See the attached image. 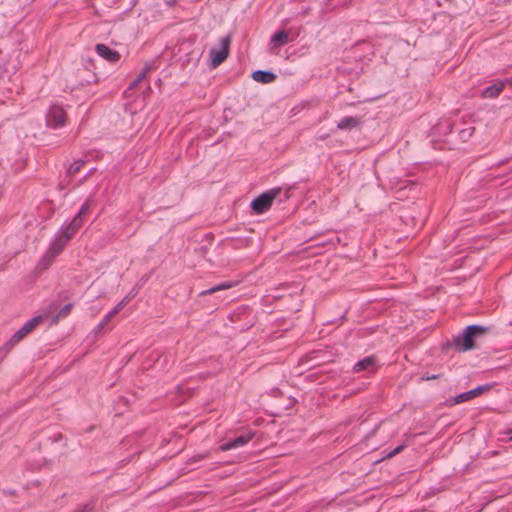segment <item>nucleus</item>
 Returning a JSON list of instances; mask_svg holds the SVG:
<instances>
[{"label": "nucleus", "instance_id": "7ed1b4c3", "mask_svg": "<svg viewBox=\"0 0 512 512\" xmlns=\"http://www.w3.org/2000/svg\"><path fill=\"white\" fill-rule=\"evenodd\" d=\"M280 191V188H274L262 193L251 202L252 210L257 214L266 212L271 207L273 200L278 196Z\"/></svg>", "mask_w": 512, "mask_h": 512}, {"label": "nucleus", "instance_id": "393cba45", "mask_svg": "<svg viewBox=\"0 0 512 512\" xmlns=\"http://www.w3.org/2000/svg\"><path fill=\"white\" fill-rule=\"evenodd\" d=\"M91 511H92V508H90L89 505H85L83 507L78 508L74 512H91Z\"/></svg>", "mask_w": 512, "mask_h": 512}, {"label": "nucleus", "instance_id": "bb28decb", "mask_svg": "<svg viewBox=\"0 0 512 512\" xmlns=\"http://www.w3.org/2000/svg\"><path fill=\"white\" fill-rule=\"evenodd\" d=\"M438 376L437 375H429V374H425L422 376V380H432V379H437Z\"/></svg>", "mask_w": 512, "mask_h": 512}, {"label": "nucleus", "instance_id": "2eb2a0df", "mask_svg": "<svg viewBox=\"0 0 512 512\" xmlns=\"http://www.w3.org/2000/svg\"><path fill=\"white\" fill-rule=\"evenodd\" d=\"M358 122L359 121L356 117L348 116V117H344L343 119H341L338 122L337 127L342 130H350V129L356 127L358 125Z\"/></svg>", "mask_w": 512, "mask_h": 512}, {"label": "nucleus", "instance_id": "423d86ee", "mask_svg": "<svg viewBox=\"0 0 512 512\" xmlns=\"http://www.w3.org/2000/svg\"><path fill=\"white\" fill-rule=\"evenodd\" d=\"M290 41H293V38L290 37L289 32L285 30L278 31L271 37L268 44V50L272 53H276L280 47Z\"/></svg>", "mask_w": 512, "mask_h": 512}, {"label": "nucleus", "instance_id": "f8f14e48", "mask_svg": "<svg viewBox=\"0 0 512 512\" xmlns=\"http://www.w3.org/2000/svg\"><path fill=\"white\" fill-rule=\"evenodd\" d=\"M505 84V81L495 82L494 84L490 85L489 87L483 90L482 96L485 98H494L498 96L503 90Z\"/></svg>", "mask_w": 512, "mask_h": 512}, {"label": "nucleus", "instance_id": "c85d7f7f", "mask_svg": "<svg viewBox=\"0 0 512 512\" xmlns=\"http://www.w3.org/2000/svg\"><path fill=\"white\" fill-rule=\"evenodd\" d=\"M507 434H508V440L512 441V429Z\"/></svg>", "mask_w": 512, "mask_h": 512}, {"label": "nucleus", "instance_id": "f257e3e1", "mask_svg": "<svg viewBox=\"0 0 512 512\" xmlns=\"http://www.w3.org/2000/svg\"><path fill=\"white\" fill-rule=\"evenodd\" d=\"M487 328L479 325L468 326L463 333L455 339L459 350L468 351L474 348V340L486 332Z\"/></svg>", "mask_w": 512, "mask_h": 512}, {"label": "nucleus", "instance_id": "5701e85b", "mask_svg": "<svg viewBox=\"0 0 512 512\" xmlns=\"http://www.w3.org/2000/svg\"><path fill=\"white\" fill-rule=\"evenodd\" d=\"M82 224H83V218H81L77 215L69 223V225L72 226L73 228H75V230H77V231L82 226Z\"/></svg>", "mask_w": 512, "mask_h": 512}, {"label": "nucleus", "instance_id": "4be33fe9", "mask_svg": "<svg viewBox=\"0 0 512 512\" xmlns=\"http://www.w3.org/2000/svg\"><path fill=\"white\" fill-rule=\"evenodd\" d=\"M91 205V200L87 199V201L82 205L81 209L77 213V216L83 218L89 211Z\"/></svg>", "mask_w": 512, "mask_h": 512}, {"label": "nucleus", "instance_id": "39448f33", "mask_svg": "<svg viewBox=\"0 0 512 512\" xmlns=\"http://www.w3.org/2000/svg\"><path fill=\"white\" fill-rule=\"evenodd\" d=\"M47 125L51 128L62 127L66 122V113L62 107L54 105L50 107L46 116Z\"/></svg>", "mask_w": 512, "mask_h": 512}, {"label": "nucleus", "instance_id": "4468645a", "mask_svg": "<svg viewBox=\"0 0 512 512\" xmlns=\"http://www.w3.org/2000/svg\"><path fill=\"white\" fill-rule=\"evenodd\" d=\"M252 78L256 82L267 84L273 82L276 76L271 72L258 70L253 72Z\"/></svg>", "mask_w": 512, "mask_h": 512}, {"label": "nucleus", "instance_id": "6e6552de", "mask_svg": "<svg viewBox=\"0 0 512 512\" xmlns=\"http://www.w3.org/2000/svg\"><path fill=\"white\" fill-rule=\"evenodd\" d=\"M95 50L99 56L109 62H116L120 58V55L117 51L110 49L105 44H97Z\"/></svg>", "mask_w": 512, "mask_h": 512}, {"label": "nucleus", "instance_id": "f03ea898", "mask_svg": "<svg viewBox=\"0 0 512 512\" xmlns=\"http://www.w3.org/2000/svg\"><path fill=\"white\" fill-rule=\"evenodd\" d=\"M230 37L225 36L219 39L218 45L211 48L209 51L211 66L213 68L218 67L229 54Z\"/></svg>", "mask_w": 512, "mask_h": 512}, {"label": "nucleus", "instance_id": "412c9836", "mask_svg": "<svg viewBox=\"0 0 512 512\" xmlns=\"http://www.w3.org/2000/svg\"><path fill=\"white\" fill-rule=\"evenodd\" d=\"M83 164L84 162L82 160L75 161L73 164L70 165L68 169V174L70 176L76 174L81 169Z\"/></svg>", "mask_w": 512, "mask_h": 512}, {"label": "nucleus", "instance_id": "ddd939ff", "mask_svg": "<svg viewBox=\"0 0 512 512\" xmlns=\"http://www.w3.org/2000/svg\"><path fill=\"white\" fill-rule=\"evenodd\" d=\"M49 314L48 313H42L38 316H35L31 320L27 321L21 329L26 333H30L37 325H39L44 320H48Z\"/></svg>", "mask_w": 512, "mask_h": 512}, {"label": "nucleus", "instance_id": "c756f323", "mask_svg": "<svg viewBox=\"0 0 512 512\" xmlns=\"http://www.w3.org/2000/svg\"><path fill=\"white\" fill-rule=\"evenodd\" d=\"M505 82L508 83L510 86H512V78L506 79Z\"/></svg>", "mask_w": 512, "mask_h": 512}, {"label": "nucleus", "instance_id": "aec40b11", "mask_svg": "<svg viewBox=\"0 0 512 512\" xmlns=\"http://www.w3.org/2000/svg\"><path fill=\"white\" fill-rule=\"evenodd\" d=\"M134 297V294L132 295H127L126 297H124L115 307H114V311H116V313L120 312L128 303L129 301Z\"/></svg>", "mask_w": 512, "mask_h": 512}, {"label": "nucleus", "instance_id": "1a4fd4ad", "mask_svg": "<svg viewBox=\"0 0 512 512\" xmlns=\"http://www.w3.org/2000/svg\"><path fill=\"white\" fill-rule=\"evenodd\" d=\"M251 439H252V435L251 434H246V435L238 436L234 440L222 444L220 446V450L221 451H228V450H231V449H237V448L242 447L245 444H247Z\"/></svg>", "mask_w": 512, "mask_h": 512}, {"label": "nucleus", "instance_id": "cd10ccee", "mask_svg": "<svg viewBox=\"0 0 512 512\" xmlns=\"http://www.w3.org/2000/svg\"><path fill=\"white\" fill-rule=\"evenodd\" d=\"M401 449H402V447H401V446L397 447V448H396V449H395V450L390 454V456H391V455H395V454H397Z\"/></svg>", "mask_w": 512, "mask_h": 512}, {"label": "nucleus", "instance_id": "9b49d317", "mask_svg": "<svg viewBox=\"0 0 512 512\" xmlns=\"http://www.w3.org/2000/svg\"><path fill=\"white\" fill-rule=\"evenodd\" d=\"M55 304H51L47 310L43 313H48V320L51 321L52 324L57 323L59 319L66 317L71 310V304L65 305L57 315H54Z\"/></svg>", "mask_w": 512, "mask_h": 512}, {"label": "nucleus", "instance_id": "dca6fc26", "mask_svg": "<svg viewBox=\"0 0 512 512\" xmlns=\"http://www.w3.org/2000/svg\"><path fill=\"white\" fill-rule=\"evenodd\" d=\"M151 69V64H146L145 68L139 73L137 78L131 82L128 90L135 89L147 76L148 71Z\"/></svg>", "mask_w": 512, "mask_h": 512}, {"label": "nucleus", "instance_id": "a878e982", "mask_svg": "<svg viewBox=\"0 0 512 512\" xmlns=\"http://www.w3.org/2000/svg\"><path fill=\"white\" fill-rule=\"evenodd\" d=\"M106 324H107V323H106V322H104V320H103L102 322H100V323L96 326V328H95V332H96V333H99V332L104 328V326H105Z\"/></svg>", "mask_w": 512, "mask_h": 512}, {"label": "nucleus", "instance_id": "0eeeda50", "mask_svg": "<svg viewBox=\"0 0 512 512\" xmlns=\"http://www.w3.org/2000/svg\"><path fill=\"white\" fill-rule=\"evenodd\" d=\"M376 369H377V363H376L375 357H373V356H369V357H366V358L358 361L353 367V371L356 373L361 372V371L373 373L374 371H376Z\"/></svg>", "mask_w": 512, "mask_h": 512}, {"label": "nucleus", "instance_id": "f3484780", "mask_svg": "<svg viewBox=\"0 0 512 512\" xmlns=\"http://www.w3.org/2000/svg\"><path fill=\"white\" fill-rule=\"evenodd\" d=\"M27 334L20 328L17 330L6 343L8 349L12 348L16 345L20 340H22Z\"/></svg>", "mask_w": 512, "mask_h": 512}, {"label": "nucleus", "instance_id": "b1692460", "mask_svg": "<svg viewBox=\"0 0 512 512\" xmlns=\"http://www.w3.org/2000/svg\"><path fill=\"white\" fill-rule=\"evenodd\" d=\"M116 311L114 310H111L104 318V322L108 323L115 315H116Z\"/></svg>", "mask_w": 512, "mask_h": 512}, {"label": "nucleus", "instance_id": "6ab92c4d", "mask_svg": "<svg viewBox=\"0 0 512 512\" xmlns=\"http://www.w3.org/2000/svg\"><path fill=\"white\" fill-rule=\"evenodd\" d=\"M233 286V282H224V283H221L215 287H212L204 292H202L201 294H211V293H215L217 291H220V290H224V289H228V288H231Z\"/></svg>", "mask_w": 512, "mask_h": 512}, {"label": "nucleus", "instance_id": "9d476101", "mask_svg": "<svg viewBox=\"0 0 512 512\" xmlns=\"http://www.w3.org/2000/svg\"><path fill=\"white\" fill-rule=\"evenodd\" d=\"M485 389H487L486 386H479L470 391L461 393L460 395L453 398L452 404H458V403H462V402L471 400V399L479 396Z\"/></svg>", "mask_w": 512, "mask_h": 512}, {"label": "nucleus", "instance_id": "a211bd4d", "mask_svg": "<svg viewBox=\"0 0 512 512\" xmlns=\"http://www.w3.org/2000/svg\"><path fill=\"white\" fill-rule=\"evenodd\" d=\"M76 232L77 230L68 224L58 234L68 242Z\"/></svg>", "mask_w": 512, "mask_h": 512}, {"label": "nucleus", "instance_id": "20e7f679", "mask_svg": "<svg viewBox=\"0 0 512 512\" xmlns=\"http://www.w3.org/2000/svg\"><path fill=\"white\" fill-rule=\"evenodd\" d=\"M67 243L68 242L66 241V239H64L62 236L57 234L55 239L51 242L49 249L47 250V252L43 256V258L41 259L40 266L43 269L47 268L50 265L53 258H55L57 255H59L63 251V249Z\"/></svg>", "mask_w": 512, "mask_h": 512}]
</instances>
